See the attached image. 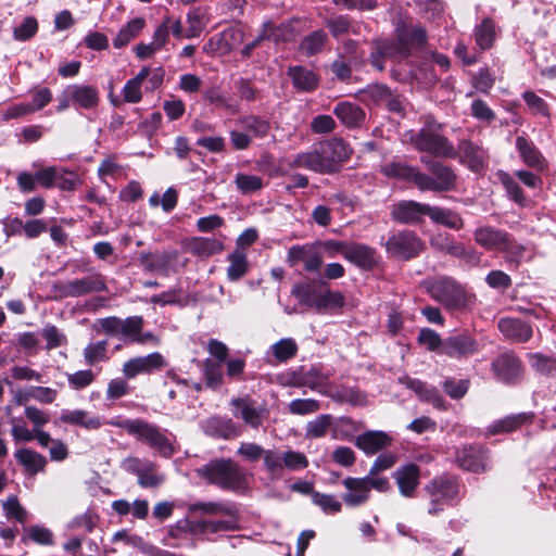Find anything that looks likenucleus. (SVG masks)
Instances as JSON below:
<instances>
[{
    "label": "nucleus",
    "mask_w": 556,
    "mask_h": 556,
    "mask_svg": "<svg viewBox=\"0 0 556 556\" xmlns=\"http://www.w3.org/2000/svg\"><path fill=\"white\" fill-rule=\"evenodd\" d=\"M530 418H531V415L526 414V413L506 416L503 419L493 422L489 427V431L493 434L502 433V432H510V431L519 428L522 424L530 420Z\"/></svg>",
    "instance_id": "09e8293b"
},
{
    "label": "nucleus",
    "mask_w": 556,
    "mask_h": 556,
    "mask_svg": "<svg viewBox=\"0 0 556 556\" xmlns=\"http://www.w3.org/2000/svg\"><path fill=\"white\" fill-rule=\"evenodd\" d=\"M312 501L315 505L320 507L325 514H337L342 509L341 502L332 494L314 492L312 494Z\"/></svg>",
    "instance_id": "13d9d810"
},
{
    "label": "nucleus",
    "mask_w": 556,
    "mask_h": 556,
    "mask_svg": "<svg viewBox=\"0 0 556 556\" xmlns=\"http://www.w3.org/2000/svg\"><path fill=\"white\" fill-rule=\"evenodd\" d=\"M455 463L465 470L482 472L488 468V456L481 446L469 445L456 450Z\"/></svg>",
    "instance_id": "ddd939ff"
},
{
    "label": "nucleus",
    "mask_w": 556,
    "mask_h": 556,
    "mask_svg": "<svg viewBox=\"0 0 556 556\" xmlns=\"http://www.w3.org/2000/svg\"><path fill=\"white\" fill-rule=\"evenodd\" d=\"M391 443L392 438L389 433L374 430L362 433L355 440V445L367 455H374Z\"/></svg>",
    "instance_id": "b1692460"
},
{
    "label": "nucleus",
    "mask_w": 556,
    "mask_h": 556,
    "mask_svg": "<svg viewBox=\"0 0 556 556\" xmlns=\"http://www.w3.org/2000/svg\"><path fill=\"white\" fill-rule=\"evenodd\" d=\"M501 252L504 254L506 261L515 263L516 265L530 260L532 256L531 250L528 247L516 242L510 235H508V242L504 244Z\"/></svg>",
    "instance_id": "c03bdc74"
},
{
    "label": "nucleus",
    "mask_w": 556,
    "mask_h": 556,
    "mask_svg": "<svg viewBox=\"0 0 556 556\" xmlns=\"http://www.w3.org/2000/svg\"><path fill=\"white\" fill-rule=\"evenodd\" d=\"M28 541L49 546L53 544V533L46 527L30 526L24 529V535L22 538L23 543H27Z\"/></svg>",
    "instance_id": "603ef678"
},
{
    "label": "nucleus",
    "mask_w": 556,
    "mask_h": 556,
    "mask_svg": "<svg viewBox=\"0 0 556 556\" xmlns=\"http://www.w3.org/2000/svg\"><path fill=\"white\" fill-rule=\"evenodd\" d=\"M405 137L418 151L441 157L455 156L453 146L438 129L431 126L424 127L419 131L409 130Z\"/></svg>",
    "instance_id": "39448f33"
},
{
    "label": "nucleus",
    "mask_w": 556,
    "mask_h": 556,
    "mask_svg": "<svg viewBox=\"0 0 556 556\" xmlns=\"http://www.w3.org/2000/svg\"><path fill=\"white\" fill-rule=\"evenodd\" d=\"M342 483L346 489V492L342 496L346 506L357 507L368 501L370 492L366 479L348 477Z\"/></svg>",
    "instance_id": "a211bd4d"
},
{
    "label": "nucleus",
    "mask_w": 556,
    "mask_h": 556,
    "mask_svg": "<svg viewBox=\"0 0 556 556\" xmlns=\"http://www.w3.org/2000/svg\"><path fill=\"white\" fill-rule=\"evenodd\" d=\"M319 409L320 403L315 399H296L288 404V410L292 415L305 416L317 413Z\"/></svg>",
    "instance_id": "4d7b16f0"
},
{
    "label": "nucleus",
    "mask_w": 556,
    "mask_h": 556,
    "mask_svg": "<svg viewBox=\"0 0 556 556\" xmlns=\"http://www.w3.org/2000/svg\"><path fill=\"white\" fill-rule=\"evenodd\" d=\"M428 216L433 223L447 228L459 230L464 227V220L458 213L439 206H429Z\"/></svg>",
    "instance_id": "4c0bfd02"
},
{
    "label": "nucleus",
    "mask_w": 556,
    "mask_h": 556,
    "mask_svg": "<svg viewBox=\"0 0 556 556\" xmlns=\"http://www.w3.org/2000/svg\"><path fill=\"white\" fill-rule=\"evenodd\" d=\"M37 20L33 16H27L20 26L14 28L13 37L16 40L25 41L31 38L37 33Z\"/></svg>",
    "instance_id": "338daca9"
},
{
    "label": "nucleus",
    "mask_w": 556,
    "mask_h": 556,
    "mask_svg": "<svg viewBox=\"0 0 556 556\" xmlns=\"http://www.w3.org/2000/svg\"><path fill=\"white\" fill-rule=\"evenodd\" d=\"M42 337L47 341V350H53L59 346L65 345L67 340L66 336L61 332L55 326L53 325H47L42 329Z\"/></svg>",
    "instance_id": "69168bd1"
},
{
    "label": "nucleus",
    "mask_w": 556,
    "mask_h": 556,
    "mask_svg": "<svg viewBox=\"0 0 556 556\" xmlns=\"http://www.w3.org/2000/svg\"><path fill=\"white\" fill-rule=\"evenodd\" d=\"M386 249L392 256L409 260L420 253L422 244L414 232L401 231L389 238Z\"/></svg>",
    "instance_id": "f8f14e48"
},
{
    "label": "nucleus",
    "mask_w": 556,
    "mask_h": 556,
    "mask_svg": "<svg viewBox=\"0 0 556 556\" xmlns=\"http://www.w3.org/2000/svg\"><path fill=\"white\" fill-rule=\"evenodd\" d=\"M400 382L413 390L421 401L429 402L439 409H445V401L434 387L408 376L400 378Z\"/></svg>",
    "instance_id": "412c9836"
},
{
    "label": "nucleus",
    "mask_w": 556,
    "mask_h": 556,
    "mask_svg": "<svg viewBox=\"0 0 556 556\" xmlns=\"http://www.w3.org/2000/svg\"><path fill=\"white\" fill-rule=\"evenodd\" d=\"M478 351L477 341L468 333H458L444 340L443 354L450 357H466Z\"/></svg>",
    "instance_id": "dca6fc26"
},
{
    "label": "nucleus",
    "mask_w": 556,
    "mask_h": 556,
    "mask_svg": "<svg viewBox=\"0 0 556 556\" xmlns=\"http://www.w3.org/2000/svg\"><path fill=\"white\" fill-rule=\"evenodd\" d=\"M476 45L480 50H489L495 40L494 23L491 18H484L473 30Z\"/></svg>",
    "instance_id": "37998d69"
},
{
    "label": "nucleus",
    "mask_w": 556,
    "mask_h": 556,
    "mask_svg": "<svg viewBox=\"0 0 556 556\" xmlns=\"http://www.w3.org/2000/svg\"><path fill=\"white\" fill-rule=\"evenodd\" d=\"M324 287V282L295 285L292 289V294L299 300L301 304L315 307Z\"/></svg>",
    "instance_id": "a19ab883"
},
{
    "label": "nucleus",
    "mask_w": 556,
    "mask_h": 556,
    "mask_svg": "<svg viewBox=\"0 0 556 556\" xmlns=\"http://www.w3.org/2000/svg\"><path fill=\"white\" fill-rule=\"evenodd\" d=\"M142 327L143 319L141 316H131L126 319H122L119 336L135 342L138 333L142 331Z\"/></svg>",
    "instance_id": "052dcab7"
},
{
    "label": "nucleus",
    "mask_w": 556,
    "mask_h": 556,
    "mask_svg": "<svg viewBox=\"0 0 556 556\" xmlns=\"http://www.w3.org/2000/svg\"><path fill=\"white\" fill-rule=\"evenodd\" d=\"M195 472L211 484L224 490H237L241 485L242 477L239 465L230 459H215L197 468Z\"/></svg>",
    "instance_id": "20e7f679"
},
{
    "label": "nucleus",
    "mask_w": 556,
    "mask_h": 556,
    "mask_svg": "<svg viewBox=\"0 0 556 556\" xmlns=\"http://www.w3.org/2000/svg\"><path fill=\"white\" fill-rule=\"evenodd\" d=\"M420 470L417 465L408 464L395 470L393 477L400 493L405 497H412L419 484Z\"/></svg>",
    "instance_id": "393cba45"
},
{
    "label": "nucleus",
    "mask_w": 556,
    "mask_h": 556,
    "mask_svg": "<svg viewBox=\"0 0 556 556\" xmlns=\"http://www.w3.org/2000/svg\"><path fill=\"white\" fill-rule=\"evenodd\" d=\"M83 354L85 363L89 366L105 362L108 359V342H91L84 349Z\"/></svg>",
    "instance_id": "864d4df0"
},
{
    "label": "nucleus",
    "mask_w": 556,
    "mask_h": 556,
    "mask_svg": "<svg viewBox=\"0 0 556 556\" xmlns=\"http://www.w3.org/2000/svg\"><path fill=\"white\" fill-rule=\"evenodd\" d=\"M122 319L116 316H110L105 318L97 319L93 329L97 333H105L109 336H118Z\"/></svg>",
    "instance_id": "0e129e2a"
},
{
    "label": "nucleus",
    "mask_w": 556,
    "mask_h": 556,
    "mask_svg": "<svg viewBox=\"0 0 556 556\" xmlns=\"http://www.w3.org/2000/svg\"><path fill=\"white\" fill-rule=\"evenodd\" d=\"M67 94L74 104L86 110L94 109L100 100L97 88L88 85H71Z\"/></svg>",
    "instance_id": "c85d7f7f"
},
{
    "label": "nucleus",
    "mask_w": 556,
    "mask_h": 556,
    "mask_svg": "<svg viewBox=\"0 0 556 556\" xmlns=\"http://www.w3.org/2000/svg\"><path fill=\"white\" fill-rule=\"evenodd\" d=\"M150 74V67L144 66L140 72L132 78L126 81L123 87L122 94L123 99L127 103H138L142 99V84Z\"/></svg>",
    "instance_id": "72a5a7b5"
},
{
    "label": "nucleus",
    "mask_w": 556,
    "mask_h": 556,
    "mask_svg": "<svg viewBox=\"0 0 556 556\" xmlns=\"http://www.w3.org/2000/svg\"><path fill=\"white\" fill-rule=\"evenodd\" d=\"M496 378L504 382H514L521 376L520 361L509 353L497 356L492 363Z\"/></svg>",
    "instance_id": "6ab92c4d"
},
{
    "label": "nucleus",
    "mask_w": 556,
    "mask_h": 556,
    "mask_svg": "<svg viewBox=\"0 0 556 556\" xmlns=\"http://www.w3.org/2000/svg\"><path fill=\"white\" fill-rule=\"evenodd\" d=\"M60 420L64 424L79 426L86 430H98L103 425L99 416L91 415L84 409H63Z\"/></svg>",
    "instance_id": "cd10ccee"
},
{
    "label": "nucleus",
    "mask_w": 556,
    "mask_h": 556,
    "mask_svg": "<svg viewBox=\"0 0 556 556\" xmlns=\"http://www.w3.org/2000/svg\"><path fill=\"white\" fill-rule=\"evenodd\" d=\"M269 128V124L265 119L255 116L245 117V146L252 138L266 136Z\"/></svg>",
    "instance_id": "bf43d9fd"
},
{
    "label": "nucleus",
    "mask_w": 556,
    "mask_h": 556,
    "mask_svg": "<svg viewBox=\"0 0 556 556\" xmlns=\"http://www.w3.org/2000/svg\"><path fill=\"white\" fill-rule=\"evenodd\" d=\"M262 36L273 39L276 42L294 40L296 34L292 24H280L275 26L271 22H266L263 25Z\"/></svg>",
    "instance_id": "a18cd8bd"
},
{
    "label": "nucleus",
    "mask_w": 556,
    "mask_h": 556,
    "mask_svg": "<svg viewBox=\"0 0 556 556\" xmlns=\"http://www.w3.org/2000/svg\"><path fill=\"white\" fill-rule=\"evenodd\" d=\"M351 154L352 150L344 140L332 138L314 144L308 151L298 153L290 166L321 175L334 174Z\"/></svg>",
    "instance_id": "f257e3e1"
},
{
    "label": "nucleus",
    "mask_w": 556,
    "mask_h": 556,
    "mask_svg": "<svg viewBox=\"0 0 556 556\" xmlns=\"http://www.w3.org/2000/svg\"><path fill=\"white\" fill-rule=\"evenodd\" d=\"M223 364L213 358L203 362V376L207 388L215 390L223 383Z\"/></svg>",
    "instance_id": "3c124183"
},
{
    "label": "nucleus",
    "mask_w": 556,
    "mask_h": 556,
    "mask_svg": "<svg viewBox=\"0 0 556 556\" xmlns=\"http://www.w3.org/2000/svg\"><path fill=\"white\" fill-rule=\"evenodd\" d=\"M96 376L90 369L78 370L67 375L68 384L74 390H81L90 386Z\"/></svg>",
    "instance_id": "774afa93"
},
{
    "label": "nucleus",
    "mask_w": 556,
    "mask_h": 556,
    "mask_svg": "<svg viewBox=\"0 0 556 556\" xmlns=\"http://www.w3.org/2000/svg\"><path fill=\"white\" fill-rule=\"evenodd\" d=\"M425 492L430 500L428 514L435 516L443 511L446 506H452L458 502L460 484L455 476L442 473L426 484Z\"/></svg>",
    "instance_id": "7ed1b4c3"
},
{
    "label": "nucleus",
    "mask_w": 556,
    "mask_h": 556,
    "mask_svg": "<svg viewBox=\"0 0 556 556\" xmlns=\"http://www.w3.org/2000/svg\"><path fill=\"white\" fill-rule=\"evenodd\" d=\"M243 42V29L240 26L225 29L217 40V49L222 54L229 53Z\"/></svg>",
    "instance_id": "ea45409f"
},
{
    "label": "nucleus",
    "mask_w": 556,
    "mask_h": 556,
    "mask_svg": "<svg viewBox=\"0 0 556 556\" xmlns=\"http://www.w3.org/2000/svg\"><path fill=\"white\" fill-rule=\"evenodd\" d=\"M458 150L463 162L466 163L471 170L478 172L483 167L486 159L483 149L470 141L464 140L459 143Z\"/></svg>",
    "instance_id": "2f4dec72"
},
{
    "label": "nucleus",
    "mask_w": 556,
    "mask_h": 556,
    "mask_svg": "<svg viewBox=\"0 0 556 556\" xmlns=\"http://www.w3.org/2000/svg\"><path fill=\"white\" fill-rule=\"evenodd\" d=\"M418 342L431 352L440 351L443 353L444 340H442L440 334L432 329H421L418 334Z\"/></svg>",
    "instance_id": "680f3d73"
},
{
    "label": "nucleus",
    "mask_w": 556,
    "mask_h": 556,
    "mask_svg": "<svg viewBox=\"0 0 556 556\" xmlns=\"http://www.w3.org/2000/svg\"><path fill=\"white\" fill-rule=\"evenodd\" d=\"M500 331L515 342H527L532 337V327L517 318L505 317L498 320Z\"/></svg>",
    "instance_id": "bb28decb"
},
{
    "label": "nucleus",
    "mask_w": 556,
    "mask_h": 556,
    "mask_svg": "<svg viewBox=\"0 0 556 556\" xmlns=\"http://www.w3.org/2000/svg\"><path fill=\"white\" fill-rule=\"evenodd\" d=\"M408 54V41L404 34H399L395 39H384L376 42V50L371 53V64L378 71H382L384 68L383 60L401 61Z\"/></svg>",
    "instance_id": "423d86ee"
},
{
    "label": "nucleus",
    "mask_w": 556,
    "mask_h": 556,
    "mask_svg": "<svg viewBox=\"0 0 556 556\" xmlns=\"http://www.w3.org/2000/svg\"><path fill=\"white\" fill-rule=\"evenodd\" d=\"M146 27L143 17H135L121 27L116 36L113 38V46L122 49L134 40Z\"/></svg>",
    "instance_id": "473e14b6"
},
{
    "label": "nucleus",
    "mask_w": 556,
    "mask_h": 556,
    "mask_svg": "<svg viewBox=\"0 0 556 556\" xmlns=\"http://www.w3.org/2000/svg\"><path fill=\"white\" fill-rule=\"evenodd\" d=\"M342 255L363 269H371L378 263V255L375 249L362 243L345 245L342 250Z\"/></svg>",
    "instance_id": "f3484780"
},
{
    "label": "nucleus",
    "mask_w": 556,
    "mask_h": 556,
    "mask_svg": "<svg viewBox=\"0 0 556 556\" xmlns=\"http://www.w3.org/2000/svg\"><path fill=\"white\" fill-rule=\"evenodd\" d=\"M296 352V342L291 338H285L270 346L267 357L270 362L273 357L276 362L282 363L295 356Z\"/></svg>",
    "instance_id": "79ce46f5"
},
{
    "label": "nucleus",
    "mask_w": 556,
    "mask_h": 556,
    "mask_svg": "<svg viewBox=\"0 0 556 556\" xmlns=\"http://www.w3.org/2000/svg\"><path fill=\"white\" fill-rule=\"evenodd\" d=\"M53 288L61 298L83 296L93 292L106 291L108 289L101 275H90L65 282L59 281Z\"/></svg>",
    "instance_id": "0eeeda50"
},
{
    "label": "nucleus",
    "mask_w": 556,
    "mask_h": 556,
    "mask_svg": "<svg viewBox=\"0 0 556 556\" xmlns=\"http://www.w3.org/2000/svg\"><path fill=\"white\" fill-rule=\"evenodd\" d=\"M421 162L433 174L435 191H448L455 187L456 176L450 167L426 156L421 157Z\"/></svg>",
    "instance_id": "a878e982"
},
{
    "label": "nucleus",
    "mask_w": 556,
    "mask_h": 556,
    "mask_svg": "<svg viewBox=\"0 0 556 556\" xmlns=\"http://www.w3.org/2000/svg\"><path fill=\"white\" fill-rule=\"evenodd\" d=\"M330 396L340 402H348L352 405L363 406L367 403L366 395L353 388H343Z\"/></svg>",
    "instance_id": "e2e57ef3"
},
{
    "label": "nucleus",
    "mask_w": 556,
    "mask_h": 556,
    "mask_svg": "<svg viewBox=\"0 0 556 556\" xmlns=\"http://www.w3.org/2000/svg\"><path fill=\"white\" fill-rule=\"evenodd\" d=\"M4 515L8 519H14L20 523H25L28 520V513L20 503L17 496H9L2 502Z\"/></svg>",
    "instance_id": "5fc2aeb1"
},
{
    "label": "nucleus",
    "mask_w": 556,
    "mask_h": 556,
    "mask_svg": "<svg viewBox=\"0 0 556 556\" xmlns=\"http://www.w3.org/2000/svg\"><path fill=\"white\" fill-rule=\"evenodd\" d=\"M344 304V296L340 292L329 290L326 286L321 290L315 308L319 312H331L342 307Z\"/></svg>",
    "instance_id": "8fccbe9b"
},
{
    "label": "nucleus",
    "mask_w": 556,
    "mask_h": 556,
    "mask_svg": "<svg viewBox=\"0 0 556 556\" xmlns=\"http://www.w3.org/2000/svg\"><path fill=\"white\" fill-rule=\"evenodd\" d=\"M425 286L430 296L445 309L464 313L476 306V294L452 277H437L426 281Z\"/></svg>",
    "instance_id": "f03ea898"
},
{
    "label": "nucleus",
    "mask_w": 556,
    "mask_h": 556,
    "mask_svg": "<svg viewBox=\"0 0 556 556\" xmlns=\"http://www.w3.org/2000/svg\"><path fill=\"white\" fill-rule=\"evenodd\" d=\"M134 437L156 451L163 457H170L175 452L174 445L165 432L157 426L142 419H140Z\"/></svg>",
    "instance_id": "6e6552de"
},
{
    "label": "nucleus",
    "mask_w": 556,
    "mask_h": 556,
    "mask_svg": "<svg viewBox=\"0 0 556 556\" xmlns=\"http://www.w3.org/2000/svg\"><path fill=\"white\" fill-rule=\"evenodd\" d=\"M14 457L25 468L26 473L31 476L43 471L47 465V459L43 455L28 447L15 451Z\"/></svg>",
    "instance_id": "c756f323"
},
{
    "label": "nucleus",
    "mask_w": 556,
    "mask_h": 556,
    "mask_svg": "<svg viewBox=\"0 0 556 556\" xmlns=\"http://www.w3.org/2000/svg\"><path fill=\"white\" fill-rule=\"evenodd\" d=\"M516 149L522 161L530 167L542 170L544 168V157L533 142L523 136L516 139Z\"/></svg>",
    "instance_id": "7c9ffc66"
},
{
    "label": "nucleus",
    "mask_w": 556,
    "mask_h": 556,
    "mask_svg": "<svg viewBox=\"0 0 556 556\" xmlns=\"http://www.w3.org/2000/svg\"><path fill=\"white\" fill-rule=\"evenodd\" d=\"M184 249L197 257L207 258L222 252L224 244L218 238L192 237L185 241Z\"/></svg>",
    "instance_id": "aec40b11"
},
{
    "label": "nucleus",
    "mask_w": 556,
    "mask_h": 556,
    "mask_svg": "<svg viewBox=\"0 0 556 556\" xmlns=\"http://www.w3.org/2000/svg\"><path fill=\"white\" fill-rule=\"evenodd\" d=\"M289 76L292 78L293 86L301 91H312L317 88L319 83L313 71L302 66L290 67Z\"/></svg>",
    "instance_id": "58836bf2"
},
{
    "label": "nucleus",
    "mask_w": 556,
    "mask_h": 556,
    "mask_svg": "<svg viewBox=\"0 0 556 556\" xmlns=\"http://www.w3.org/2000/svg\"><path fill=\"white\" fill-rule=\"evenodd\" d=\"M327 40L328 36L323 29L314 30L302 39L300 50L305 55L317 54L323 50Z\"/></svg>",
    "instance_id": "de8ad7c7"
},
{
    "label": "nucleus",
    "mask_w": 556,
    "mask_h": 556,
    "mask_svg": "<svg viewBox=\"0 0 556 556\" xmlns=\"http://www.w3.org/2000/svg\"><path fill=\"white\" fill-rule=\"evenodd\" d=\"M164 365V357L160 353L154 352L147 356L134 357L127 361L123 366V374L127 378H135L140 374H149L160 369Z\"/></svg>",
    "instance_id": "2eb2a0df"
},
{
    "label": "nucleus",
    "mask_w": 556,
    "mask_h": 556,
    "mask_svg": "<svg viewBox=\"0 0 556 556\" xmlns=\"http://www.w3.org/2000/svg\"><path fill=\"white\" fill-rule=\"evenodd\" d=\"M325 25L336 39L343 35H358L361 33V24L352 21L346 15L328 17L325 20Z\"/></svg>",
    "instance_id": "f704fd0d"
},
{
    "label": "nucleus",
    "mask_w": 556,
    "mask_h": 556,
    "mask_svg": "<svg viewBox=\"0 0 556 556\" xmlns=\"http://www.w3.org/2000/svg\"><path fill=\"white\" fill-rule=\"evenodd\" d=\"M381 172L388 176L413 181L421 191H435L433 177L419 172L417 168L401 162H392L382 166Z\"/></svg>",
    "instance_id": "9d476101"
},
{
    "label": "nucleus",
    "mask_w": 556,
    "mask_h": 556,
    "mask_svg": "<svg viewBox=\"0 0 556 556\" xmlns=\"http://www.w3.org/2000/svg\"><path fill=\"white\" fill-rule=\"evenodd\" d=\"M206 14L200 9L195 8L187 14V28L185 29V38L191 39L200 36L206 26Z\"/></svg>",
    "instance_id": "49530a36"
},
{
    "label": "nucleus",
    "mask_w": 556,
    "mask_h": 556,
    "mask_svg": "<svg viewBox=\"0 0 556 556\" xmlns=\"http://www.w3.org/2000/svg\"><path fill=\"white\" fill-rule=\"evenodd\" d=\"M332 425V416L329 414L319 415L306 425L307 438H323Z\"/></svg>",
    "instance_id": "6e6d98bb"
},
{
    "label": "nucleus",
    "mask_w": 556,
    "mask_h": 556,
    "mask_svg": "<svg viewBox=\"0 0 556 556\" xmlns=\"http://www.w3.org/2000/svg\"><path fill=\"white\" fill-rule=\"evenodd\" d=\"M429 206L415 201H402L393 206L392 217L403 224H415L420 222L424 215L428 216Z\"/></svg>",
    "instance_id": "4be33fe9"
},
{
    "label": "nucleus",
    "mask_w": 556,
    "mask_h": 556,
    "mask_svg": "<svg viewBox=\"0 0 556 556\" xmlns=\"http://www.w3.org/2000/svg\"><path fill=\"white\" fill-rule=\"evenodd\" d=\"M178 258L176 250H168L155 253H143L141 255L142 264L152 270H162L173 266Z\"/></svg>",
    "instance_id": "e433bc0d"
},
{
    "label": "nucleus",
    "mask_w": 556,
    "mask_h": 556,
    "mask_svg": "<svg viewBox=\"0 0 556 556\" xmlns=\"http://www.w3.org/2000/svg\"><path fill=\"white\" fill-rule=\"evenodd\" d=\"M122 468L127 472L136 475L138 483L142 488H156L165 480L164 475L157 472L156 465L147 459L128 456L122 462Z\"/></svg>",
    "instance_id": "1a4fd4ad"
},
{
    "label": "nucleus",
    "mask_w": 556,
    "mask_h": 556,
    "mask_svg": "<svg viewBox=\"0 0 556 556\" xmlns=\"http://www.w3.org/2000/svg\"><path fill=\"white\" fill-rule=\"evenodd\" d=\"M201 428L205 434L229 440L240 434V428L236 427L230 419L213 416L202 421Z\"/></svg>",
    "instance_id": "5701e85b"
},
{
    "label": "nucleus",
    "mask_w": 556,
    "mask_h": 556,
    "mask_svg": "<svg viewBox=\"0 0 556 556\" xmlns=\"http://www.w3.org/2000/svg\"><path fill=\"white\" fill-rule=\"evenodd\" d=\"M508 232L492 226L483 225L473 231L475 242L488 251H502L508 242Z\"/></svg>",
    "instance_id": "4468645a"
},
{
    "label": "nucleus",
    "mask_w": 556,
    "mask_h": 556,
    "mask_svg": "<svg viewBox=\"0 0 556 556\" xmlns=\"http://www.w3.org/2000/svg\"><path fill=\"white\" fill-rule=\"evenodd\" d=\"M431 245L440 252L460 258L468 264L478 265L480 254L475 249H468L463 243L453 240L445 232H439L431 237Z\"/></svg>",
    "instance_id": "9b49d317"
},
{
    "label": "nucleus",
    "mask_w": 556,
    "mask_h": 556,
    "mask_svg": "<svg viewBox=\"0 0 556 556\" xmlns=\"http://www.w3.org/2000/svg\"><path fill=\"white\" fill-rule=\"evenodd\" d=\"M334 115L348 127H357L365 117L364 111L351 102H340L333 109Z\"/></svg>",
    "instance_id": "c9c22d12"
}]
</instances>
